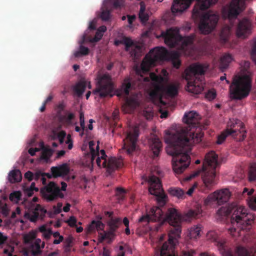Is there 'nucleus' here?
Segmentation results:
<instances>
[{"label": "nucleus", "instance_id": "bf43d9fd", "mask_svg": "<svg viewBox=\"0 0 256 256\" xmlns=\"http://www.w3.org/2000/svg\"><path fill=\"white\" fill-rule=\"evenodd\" d=\"M254 192V189H251L250 190H248V189L246 188H244L243 192H242V194L245 196V195L248 196H251L253 192Z\"/></svg>", "mask_w": 256, "mask_h": 256}, {"label": "nucleus", "instance_id": "338daca9", "mask_svg": "<svg viewBox=\"0 0 256 256\" xmlns=\"http://www.w3.org/2000/svg\"><path fill=\"white\" fill-rule=\"evenodd\" d=\"M196 254V252L194 250H190L188 252H184L183 256H194Z\"/></svg>", "mask_w": 256, "mask_h": 256}, {"label": "nucleus", "instance_id": "69168bd1", "mask_svg": "<svg viewBox=\"0 0 256 256\" xmlns=\"http://www.w3.org/2000/svg\"><path fill=\"white\" fill-rule=\"evenodd\" d=\"M42 253V250H40L33 248L32 251V254L33 256H37L40 254Z\"/></svg>", "mask_w": 256, "mask_h": 256}, {"label": "nucleus", "instance_id": "4be33fe9", "mask_svg": "<svg viewBox=\"0 0 256 256\" xmlns=\"http://www.w3.org/2000/svg\"><path fill=\"white\" fill-rule=\"evenodd\" d=\"M46 212V210L40 204H37L27 215L30 221L35 222L38 218H43Z\"/></svg>", "mask_w": 256, "mask_h": 256}, {"label": "nucleus", "instance_id": "7c9ffc66", "mask_svg": "<svg viewBox=\"0 0 256 256\" xmlns=\"http://www.w3.org/2000/svg\"><path fill=\"white\" fill-rule=\"evenodd\" d=\"M86 39V36H83V40L82 43H83ZM90 52V50L88 48L86 47L82 44L80 46L79 50L76 51L74 52V56L76 57H79L80 56L88 55Z\"/></svg>", "mask_w": 256, "mask_h": 256}, {"label": "nucleus", "instance_id": "6e6552de", "mask_svg": "<svg viewBox=\"0 0 256 256\" xmlns=\"http://www.w3.org/2000/svg\"><path fill=\"white\" fill-rule=\"evenodd\" d=\"M91 154V161L94 162L96 158L97 165L100 167L102 166L106 168L107 172L110 174L116 170L121 168L123 165L122 160V158H116V157H110L108 160L106 159L107 156L105 151L102 150L99 152V146L98 144L96 150H94V143L93 141H90L88 144Z\"/></svg>", "mask_w": 256, "mask_h": 256}, {"label": "nucleus", "instance_id": "393cba45", "mask_svg": "<svg viewBox=\"0 0 256 256\" xmlns=\"http://www.w3.org/2000/svg\"><path fill=\"white\" fill-rule=\"evenodd\" d=\"M22 178V174L20 170H12L8 174V180L11 183H16L20 182Z\"/></svg>", "mask_w": 256, "mask_h": 256}, {"label": "nucleus", "instance_id": "a878e982", "mask_svg": "<svg viewBox=\"0 0 256 256\" xmlns=\"http://www.w3.org/2000/svg\"><path fill=\"white\" fill-rule=\"evenodd\" d=\"M168 192L170 194L178 198H183L185 195L184 190L178 187H170Z\"/></svg>", "mask_w": 256, "mask_h": 256}, {"label": "nucleus", "instance_id": "6e6d98bb", "mask_svg": "<svg viewBox=\"0 0 256 256\" xmlns=\"http://www.w3.org/2000/svg\"><path fill=\"white\" fill-rule=\"evenodd\" d=\"M66 143L68 144V150H71L73 147L72 140L71 138V136L70 134H68L66 137Z\"/></svg>", "mask_w": 256, "mask_h": 256}, {"label": "nucleus", "instance_id": "09e8293b", "mask_svg": "<svg viewBox=\"0 0 256 256\" xmlns=\"http://www.w3.org/2000/svg\"><path fill=\"white\" fill-rule=\"evenodd\" d=\"M252 59L256 63V40L254 42L250 52Z\"/></svg>", "mask_w": 256, "mask_h": 256}, {"label": "nucleus", "instance_id": "bb28decb", "mask_svg": "<svg viewBox=\"0 0 256 256\" xmlns=\"http://www.w3.org/2000/svg\"><path fill=\"white\" fill-rule=\"evenodd\" d=\"M86 86V81H80L74 86L73 90L78 96H80L84 92Z\"/></svg>", "mask_w": 256, "mask_h": 256}, {"label": "nucleus", "instance_id": "2eb2a0df", "mask_svg": "<svg viewBox=\"0 0 256 256\" xmlns=\"http://www.w3.org/2000/svg\"><path fill=\"white\" fill-rule=\"evenodd\" d=\"M226 130L234 132L232 133L234 138H237L239 141H242L246 137V131L244 130V125L242 122L238 119H230L227 123Z\"/></svg>", "mask_w": 256, "mask_h": 256}, {"label": "nucleus", "instance_id": "6ab92c4d", "mask_svg": "<svg viewBox=\"0 0 256 256\" xmlns=\"http://www.w3.org/2000/svg\"><path fill=\"white\" fill-rule=\"evenodd\" d=\"M52 174L50 173H42L43 176H46L48 178H57L58 176L67 175L70 171L66 164H63L58 166H52L50 168Z\"/></svg>", "mask_w": 256, "mask_h": 256}, {"label": "nucleus", "instance_id": "39448f33", "mask_svg": "<svg viewBox=\"0 0 256 256\" xmlns=\"http://www.w3.org/2000/svg\"><path fill=\"white\" fill-rule=\"evenodd\" d=\"M218 158V156L214 151L209 152L205 156L202 168L194 172L186 180H190L200 174L204 188L208 190H212L218 184L216 178V168L219 165Z\"/></svg>", "mask_w": 256, "mask_h": 256}, {"label": "nucleus", "instance_id": "473e14b6", "mask_svg": "<svg viewBox=\"0 0 256 256\" xmlns=\"http://www.w3.org/2000/svg\"><path fill=\"white\" fill-rule=\"evenodd\" d=\"M104 227V225L101 221L92 220L88 228L90 231H93L95 229H96L97 230H103Z\"/></svg>", "mask_w": 256, "mask_h": 256}, {"label": "nucleus", "instance_id": "ddd939ff", "mask_svg": "<svg viewBox=\"0 0 256 256\" xmlns=\"http://www.w3.org/2000/svg\"><path fill=\"white\" fill-rule=\"evenodd\" d=\"M61 189L54 182H50L47 186L41 190V193L44 199L47 202L54 201L58 198H63L64 194L60 192V190L65 191L67 187V184L64 182H61Z\"/></svg>", "mask_w": 256, "mask_h": 256}, {"label": "nucleus", "instance_id": "3c124183", "mask_svg": "<svg viewBox=\"0 0 256 256\" xmlns=\"http://www.w3.org/2000/svg\"><path fill=\"white\" fill-rule=\"evenodd\" d=\"M80 127L84 130L86 128L85 125L84 116L83 112H80Z\"/></svg>", "mask_w": 256, "mask_h": 256}, {"label": "nucleus", "instance_id": "58836bf2", "mask_svg": "<svg viewBox=\"0 0 256 256\" xmlns=\"http://www.w3.org/2000/svg\"><path fill=\"white\" fill-rule=\"evenodd\" d=\"M200 208H198L196 210H190L187 213V216L190 218H198L202 212Z\"/></svg>", "mask_w": 256, "mask_h": 256}, {"label": "nucleus", "instance_id": "9b49d317", "mask_svg": "<svg viewBox=\"0 0 256 256\" xmlns=\"http://www.w3.org/2000/svg\"><path fill=\"white\" fill-rule=\"evenodd\" d=\"M132 88L131 78L129 76L126 77L124 79L120 88L116 90V94L118 96H122L124 95L125 96V103L123 108L126 112L128 113L132 112L139 106V102L136 98H128L130 90Z\"/></svg>", "mask_w": 256, "mask_h": 256}, {"label": "nucleus", "instance_id": "423d86ee", "mask_svg": "<svg viewBox=\"0 0 256 256\" xmlns=\"http://www.w3.org/2000/svg\"><path fill=\"white\" fill-rule=\"evenodd\" d=\"M248 210L242 206H232L231 214L232 227L228 231L234 238L244 235L242 232L244 230L248 232L251 228L254 222V216L248 212Z\"/></svg>", "mask_w": 256, "mask_h": 256}, {"label": "nucleus", "instance_id": "9d476101", "mask_svg": "<svg viewBox=\"0 0 256 256\" xmlns=\"http://www.w3.org/2000/svg\"><path fill=\"white\" fill-rule=\"evenodd\" d=\"M251 87L252 80L249 76H238L233 80L230 86L231 97L236 100H242L248 95Z\"/></svg>", "mask_w": 256, "mask_h": 256}, {"label": "nucleus", "instance_id": "5fc2aeb1", "mask_svg": "<svg viewBox=\"0 0 256 256\" xmlns=\"http://www.w3.org/2000/svg\"><path fill=\"white\" fill-rule=\"evenodd\" d=\"M250 208L256 210V197L251 198L248 202Z\"/></svg>", "mask_w": 256, "mask_h": 256}, {"label": "nucleus", "instance_id": "b1692460", "mask_svg": "<svg viewBox=\"0 0 256 256\" xmlns=\"http://www.w3.org/2000/svg\"><path fill=\"white\" fill-rule=\"evenodd\" d=\"M232 60V56L228 54L222 56L220 62V68L222 72H224L228 68Z\"/></svg>", "mask_w": 256, "mask_h": 256}, {"label": "nucleus", "instance_id": "4468645a", "mask_svg": "<svg viewBox=\"0 0 256 256\" xmlns=\"http://www.w3.org/2000/svg\"><path fill=\"white\" fill-rule=\"evenodd\" d=\"M96 80V88L94 92L98 94L102 98H104L108 96H112L113 84L110 76L108 74L98 75Z\"/></svg>", "mask_w": 256, "mask_h": 256}, {"label": "nucleus", "instance_id": "aec40b11", "mask_svg": "<svg viewBox=\"0 0 256 256\" xmlns=\"http://www.w3.org/2000/svg\"><path fill=\"white\" fill-rule=\"evenodd\" d=\"M208 236H212V239L216 242V245L220 250L222 256H235L231 249H228L226 248L224 241H216L217 236L215 232H210L208 234Z\"/></svg>", "mask_w": 256, "mask_h": 256}, {"label": "nucleus", "instance_id": "e433bc0d", "mask_svg": "<svg viewBox=\"0 0 256 256\" xmlns=\"http://www.w3.org/2000/svg\"><path fill=\"white\" fill-rule=\"evenodd\" d=\"M249 180L254 181L256 180V164L253 163L251 164L249 174H248Z\"/></svg>", "mask_w": 256, "mask_h": 256}, {"label": "nucleus", "instance_id": "4d7b16f0", "mask_svg": "<svg viewBox=\"0 0 256 256\" xmlns=\"http://www.w3.org/2000/svg\"><path fill=\"white\" fill-rule=\"evenodd\" d=\"M24 176V178L30 182L34 180V174L30 171H28L26 172Z\"/></svg>", "mask_w": 256, "mask_h": 256}, {"label": "nucleus", "instance_id": "a19ab883", "mask_svg": "<svg viewBox=\"0 0 256 256\" xmlns=\"http://www.w3.org/2000/svg\"><path fill=\"white\" fill-rule=\"evenodd\" d=\"M75 116L73 113H68L67 115L62 116V119L66 123L68 124H72V120L74 118Z\"/></svg>", "mask_w": 256, "mask_h": 256}, {"label": "nucleus", "instance_id": "f704fd0d", "mask_svg": "<svg viewBox=\"0 0 256 256\" xmlns=\"http://www.w3.org/2000/svg\"><path fill=\"white\" fill-rule=\"evenodd\" d=\"M172 63L173 66L178 68L180 66V62L179 60V54L177 52H174L170 54Z\"/></svg>", "mask_w": 256, "mask_h": 256}, {"label": "nucleus", "instance_id": "412c9836", "mask_svg": "<svg viewBox=\"0 0 256 256\" xmlns=\"http://www.w3.org/2000/svg\"><path fill=\"white\" fill-rule=\"evenodd\" d=\"M250 24L246 18L240 20L236 28V35L239 38H245L250 34Z\"/></svg>", "mask_w": 256, "mask_h": 256}, {"label": "nucleus", "instance_id": "0e129e2a", "mask_svg": "<svg viewBox=\"0 0 256 256\" xmlns=\"http://www.w3.org/2000/svg\"><path fill=\"white\" fill-rule=\"evenodd\" d=\"M106 235L102 232H100L98 234V241L100 242H102L104 240L106 239Z\"/></svg>", "mask_w": 256, "mask_h": 256}, {"label": "nucleus", "instance_id": "c85d7f7f", "mask_svg": "<svg viewBox=\"0 0 256 256\" xmlns=\"http://www.w3.org/2000/svg\"><path fill=\"white\" fill-rule=\"evenodd\" d=\"M202 227L200 225L194 226L189 230L188 236L190 239L197 238L200 236Z\"/></svg>", "mask_w": 256, "mask_h": 256}, {"label": "nucleus", "instance_id": "4c0bfd02", "mask_svg": "<svg viewBox=\"0 0 256 256\" xmlns=\"http://www.w3.org/2000/svg\"><path fill=\"white\" fill-rule=\"evenodd\" d=\"M236 253L237 256H252L251 253L242 246H238L236 248Z\"/></svg>", "mask_w": 256, "mask_h": 256}, {"label": "nucleus", "instance_id": "c756f323", "mask_svg": "<svg viewBox=\"0 0 256 256\" xmlns=\"http://www.w3.org/2000/svg\"><path fill=\"white\" fill-rule=\"evenodd\" d=\"M230 29L231 27L228 26L224 28L221 31L220 35V41L222 44H224L228 40Z\"/></svg>", "mask_w": 256, "mask_h": 256}, {"label": "nucleus", "instance_id": "5701e85b", "mask_svg": "<svg viewBox=\"0 0 256 256\" xmlns=\"http://www.w3.org/2000/svg\"><path fill=\"white\" fill-rule=\"evenodd\" d=\"M150 147L154 156H158L162 150V143L159 138L154 136L150 140Z\"/></svg>", "mask_w": 256, "mask_h": 256}, {"label": "nucleus", "instance_id": "603ef678", "mask_svg": "<svg viewBox=\"0 0 256 256\" xmlns=\"http://www.w3.org/2000/svg\"><path fill=\"white\" fill-rule=\"evenodd\" d=\"M76 222H77L76 219L74 216H70L67 222L68 223V224L70 227L76 226Z\"/></svg>", "mask_w": 256, "mask_h": 256}, {"label": "nucleus", "instance_id": "1a4fd4ad", "mask_svg": "<svg viewBox=\"0 0 256 256\" xmlns=\"http://www.w3.org/2000/svg\"><path fill=\"white\" fill-rule=\"evenodd\" d=\"M158 38H164L165 44L170 48H174L181 44L182 50H184L186 46L192 45L196 38L194 34L182 37L180 34L178 28H170L166 31H162Z\"/></svg>", "mask_w": 256, "mask_h": 256}, {"label": "nucleus", "instance_id": "72a5a7b5", "mask_svg": "<svg viewBox=\"0 0 256 256\" xmlns=\"http://www.w3.org/2000/svg\"><path fill=\"white\" fill-rule=\"evenodd\" d=\"M52 154V151L51 149L44 148L41 153L40 158L48 162Z\"/></svg>", "mask_w": 256, "mask_h": 256}, {"label": "nucleus", "instance_id": "a18cd8bd", "mask_svg": "<svg viewBox=\"0 0 256 256\" xmlns=\"http://www.w3.org/2000/svg\"><path fill=\"white\" fill-rule=\"evenodd\" d=\"M40 178H41V180L42 182V184H45L46 183V179L43 176L42 173L40 172H36L34 174V180H38Z\"/></svg>", "mask_w": 256, "mask_h": 256}, {"label": "nucleus", "instance_id": "680f3d73", "mask_svg": "<svg viewBox=\"0 0 256 256\" xmlns=\"http://www.w3.org/2000/svg\"><path fill=\"white\" fill-rule=\"evenodd\" d=\"M72 242V241L71 240H66V244L64 246L65 251H66V252L70 251V248L72 246V245H71Z\"/></svg>", "mask_w": 256, "mask_h": 256}, {"label": "nucleus", "instance_id": "ea45409f", "mask_svg": "<svg viewBox=\"0 0 256 256\" xmlns=\"http://www.w3.org/2000/svg\"><path fill=\"white\" fill-rule=\"evenodd\" d=\"M21 193L19 191H16L12 192L10 195V200L11 201H18L20 200L21 197Z\"/></svg>", "mask_w": 256, "mask_h": 256}, {"label": "nucleus", "instance_id": "cd10ccee", "mask_svg": "<svg viewBox=\"0 0 256 256\" xmlns=\"http://www.w3.org/2000/svg\"><path fill=\"white\" fill-rule=\"evenodd\" d=\"M122 220L120 218H111L108 222L110 230H112V232H115L119 226V224L121 223Z\"/></svg>", "mask_w": 256, "mask_h": 256}, {"label": "nucleus", "instance_id": "0eeeda50", "mask_svg": "<svg viewBox=\"0 0 256 256\" xmlns=\"http://www.w3.org/2000/svg\"><path fill=\"white\" fill-rule=\"evenodd\" d=\"M206 68L203 64H194L185 71L184 78L187 81L186 89L194 94H200L204 90L203 75Z\"/></svg>", "mask_w": 256, "mask_h": 256}, {"label": "nucleus", "instance_id": "8fccbe9b", "mask_svg": "<svg viewBox=\"0 0 256 256\" xmlns=\"http://www.w3.org/2000/svg\"><path fill=\"white\" fill-rule=\"evenodd\" d=\"M138 18L142 23H144L148 20V15L145 12H144L143 13H139Z\"/></svg>", "mask_w": 256, "mask_h": 256}, {"label": "nucleus", "instance_id": "79ce46f5", "mask_svg": "<svg viewBox=\"0 0 256 256\" xmlns=\"http://www.w3.org/2000/svg\"><path fill=\"white\" fill-rule=\"evenodd\" d=\"M103 34L96 30V34L94 38H92L88 39V40L91 42H98L102 37Z\"/></svg>", "mask_w": 256, "mask_h": 256}, {"label": "nucleus", "instance_id": "c9c22d12", "mask_svg": "<svg viewBox=\"0 0 256 256\" xmlns=\"http://www.w3.org/2000/svg\"><path fill=\"white\" fill-rule=\"evenodd\" d=\"M232 132L228 130H225L221 134L218 136L216 143L218 144H222L228 136H231Z\"/></svg>", "mask_w": 256, "mask_h": 256}, {"label": "nucleus", "instance_id": "052dcab7", "mask_svg": "<svg viewBox=\"0 0 256 256\" xmlns=\"http://www.w3.org/2000/svg\"><path fill=\"white\" fill-rule=\"evenodd\" d=\"M102 256H110V251L109 249L107 248L106 247L103 248V250L102 252Z\"/></svg>", "mask_w": 256, "mask_h": 256}, {"label": "nucleus", "instance_id": "f8f14e48", "mask_svg": "<svg viewBox=\"0 0 256 256\" xmlns=\"http://www.w3.org/2000/svg\"><path fill=\"white\" fill-rule=\"evenodd\" d=\"M146 180L148 184L149 192L156 196L158 204L164 206L166 202V196L164 192L160 179L154 175H150L146 178Z\"/></svg>", "mask_w": 256, "mask_h": 256}, {"label": "nucleus", "instance_id": "13d9d810", "mask_svg": "<svg viewBox=\"0 0 256 256\" xmlns=\"http://www.w3.org/2000/svg\"><path fill=\"white\" fill-rule=\"evenodd\" d=\"M62 203L60 202H58V204H57V206H54L53 207V208L54 210V212L56 214H59L62 211Z\"/></svg>", "mask_w": 256, "mask_h": 256}, {"label": "nucleus", "instance_id": "f257e3e1", "mask_svg": "<svg viewBox=\"0 0 256 256\" xmlns=\"http://www.w3.org/2000/svg\"><path fill=\"white\" fill-rule=\"evenodd\" d=\"M200 119L195 111L186 112L183 122L186 126L168 134L165 138V142L168 144L166 151L172 156V168L176 174H182L189 166L192 146L202 141L203 134L200 129L197 132L194 130L199 126Z\"/></svg>", "mask_w": 256, "mask_h": 256}, {"label": "nucleus", "instance_id": "7ed1b4c3", "mask_svg": "<svg viewBox=\"0 0 256 256\" xmlns=\"http://www.w3.org/2000/svg\"><path fill=\"white\" fill-rule=\"evenodd\" d=\"M162 220L168 222L172 227L168 233V241L164 242L161 247L155 249L154 256H175L172 252L181 232V216L176 208H169L164 216L162 208L153 206L139 218L138 222L147 224L151 222Z\"/></svg>", "mask_w": 256, "mask_h": 256}, {"label": "nucleus", "instance_id": "f3484780", "mask_svg": "<svg viewBox=\"0 0 256 256\" xmlns=\"http://www.w3.org/2000/svg\"><path fill=\"white\" fill-rule=\"evenodd\" d=\"M138 136L139 128L138 126H134L132 131L128 133L123 146L128 154H131L135 150Z\"/></svg>", "mask_w": 256, "mask_h": 256}, {"label": "nucleus", "instance_id": "37998d69", "mask_svg": "<svg viewBox=\"0 0 256 256\" xmlns=\"http://www.w3.org/2000/svg\"><path fill=\"white\" fill-rule=\"evenodd\" d=\"M126 190L123 188H116V195L120 200H122L124 198Z\"/></svg>", "mask_w": 256, "mask_h": 256}, {"label": "nucleus", "instance_id": "49530a36", "mask_svg": "<svg viewBox=\"0 0 256 256\" xmlns=\"http://www.w3.org/2000/svg\"><path fill=\"white\" fill-rule=\"evenodd\" d=\"M36 238V235L33 232H30L24 236V242L26 244L30 243Z\"/></svg>", "mask_w": 256, "mask_h": 256}, {"label": "nucleus", "instance_id": "de8ad7c7", "mask_svg": "<svg viewBox=\"0 0 256 256\" xmlns=\"http://www.w3.org/2000/svg\"><path fill=\"white\" fill-rule=\"evenodd\" d=\"M110 12L108 10H104L102 11L100 14V18L102 20L107 21L110 19Z\"/></svg>", "mask_w": 256, "mask_h": 256}, {"label": "nucleus", "instance_id": "a211bd4d", "mask_svg": "<svg viewBox=\"0 0 256 256\" xmlns=\"http://www.w3.org/2000/svg\"><path fill=\"white\" fill-rule=\"evenodd\" d=\"M119 44H124L126 51L130 50V48H132L130 52L131 56L134 58H137L138 56L139 53L141 50V48L139 46H133L134 42L130 38L128 37H124L122 40L115 42L116 45L117 46Z\"/></svg>", "mask_w": 256, "mask_h": 256}, {"label": "nucleus", "instance_id": "dca6fc26", "mask_svg": "<svg viewBox=\"0 0 256 256\" xmlns=\"http://www.w3.org/2000/svg\"><path fill=\"white\" fill-rule=\"evenodd\" d=\"M230 196L231 193L228 188L218 190L208 196L204 200V204L208 205L212 202H216L220 205L227 202Z\"/></svg>", "mask_w": 256, "mask_h": 256}, {"label": "nucleus", "instance_id": "20e7f679", "mask_svg": "<svg viewBox=\"0 0 256 256\" xmlns=\"http://www.w3.org/2000/svg\"><path fill=\"white\" fill-rule=\"evenodd\" d=\"M192 0H174L171 7L172 12L175 14L181 13L187 9ZM218 0H196L197 4L192 10V16L200 17L198 28L202 34H208L216 27L219 16L217 14L207 12L202 14V10L215 4Z\"/></svg>", "mask_w": 256, "mask_h": 256}, {"label": "nucleus", "instance_id": "774afa93", "mask_svg": "<svg viewBox=\"0 0 256 256\" xmlns=\"http://www.w3.org/2000/svg\"><path fill=\"white\" fill-rule=\"evenodd\" d=\"M52 232L51 230H48L44 233V236L45 238L47 240L49 239L50 238V236L52 235Z\"/></svg>", "mask_w": 256, "mask_h": 256}, {"label": "nucleus", "instance_id": "2f4dec72", "mask_svg": "<svg viewBox=\"0 0 256 256\" xmlns=\"http://www.w3.org/2000/svg\"><path fill=\"white\" fill-rule=\"evenodd\" d=\"M231 210L232 206H222L218 210L216 215L220 218H221L223 216H226L231 214Z\"/></svg>", "mask_w": 256, "mask_h": 256}, {"label": "nucleus", "instance_id": "c03bdc74", "mask_svg": "<svg viewBox=\"0 0 256 256\" xmlns=\"http://www.w3.org/2000/svg\"><path fill=\"white\" fill-rule=\"evenodd\" d=\"M216 92L214 90H209L205 95L206 98L209 100H212L214 99L216 97Z\"/></svg>", "mask_w": 256, "mask_h": 256}, {"label": "nucleus", "instance_id": "e2e57ef3", "mask_svg": "<svg viewBox=\"0 0 256 256\" xmlns=\"http://www.w3.org/2000/svg\"><path fill=\"white\" fill-rule=\"evenodd\" d=\"M66 136V132L62 130L57 135L58 138H60L62 139H64Z\"/></svg>", "mask_w": 256, "mask_h": 256}, {"label": "nucleus", "instance_id": "f03ea898", "mask_svg": "<svg viewBox=\"0 0 256 256\" xmlns=\"http://www.w3.org/2000/svg\"><path fill=\"white\" fill-rule=\"evenodd\" d=\"M168 55V52L166 48H155L146 54L141 64L140 68L136 70L138 86L142 88L146 87L148 84H152L154 89L151 92L150 96H159L160 102L164 105L166 104L162 100V96L164 95L171 98L176 96L180 88V84L174 82L164 86L162 84L164 80L162 76L153 72L150 73L148 76L144 75L150 71V67L156 65V62L166 59Z\"/></svg>", "mask_w": 256, "mask_h": 256}, {"label": "nucleus", "instance_id": "864d4df0", "mask_svg": "<svg viewBox=\"0 0 256 256\" xmlns=\"http://www.w3.org/2000/svg\"><path fill=\"white\" fill-rule=\"evenodd\" d=\"M115 8H120L124 4L123 0H110Z\"/></svg>", "mask_w": 256, "mask_h": 256}]
</instances>
